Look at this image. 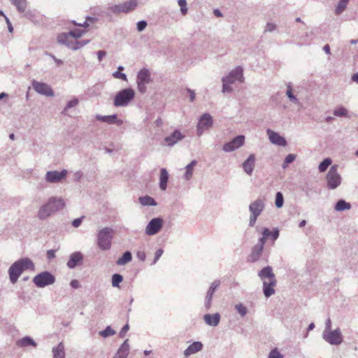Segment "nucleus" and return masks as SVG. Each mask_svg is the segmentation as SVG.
Here are the masks:
<instances>
[{"mask_svg": "<svg viewBox=\"0 0 358 358\" xmlns=\"http://www.w3.org/2000/svg\"><path fill=\"white\" fill-rule=\"evenodd\" d=\"M10 1L16 6L17 10L20 13H23L25 11L27 7V1L26 0H10Z\"/></svg>", "mask_w": 358, "mask_h": 358, "instance_id": "nucleus-36", "label": "nucleus"}, {"mask_svg": "<svg viewBox=\"0 0 358 358\" xmlns=\"http://www.w3.org/2000/svg\"><path fill=\"white\" fill-rule=\"evenodd\" d=\"M178 5L180 7V11L182 15H186L187 13V1L186 0H178Z\"/></svg>", "mask_w": 358, "mask_h": 358, "instance_id": "nucleus-46", "label": "nucleus"}, {"mask_svg": "<svg viewBox=\"0 0 358 358\" xmlns=\"http://www.w3.org/2000/svg\"><path fill=\"white\" fill-rule=\"evenodd\" d=\"M323 339L330 345H338L343 341V337L339 328L334 330L324 331Z\"/></svg>", "mask_w": 358, "mask_h": 358, "instance_id": "nucleus-9", "label": "nucleus"}, {"mask_svg": "<svg viewBox=\"0 0 358 358\" xmlns=\"http://www.w3.org/2000/svg\"><path fill=\"white\" fill-rule=\"evenodd\" d=\"M275 206L278 208H281L284 204V198L281 192H278L275 194Z\"/></svg>", "mask_w": 358, "mask_h": 358, "instance_id": "nucleus-42", "label": "nucleus"}, {"mask_svg": "<svg viewBox=\"0 0 358 358\" xmlns=\"http://www.w3.org/2000/svg\"><path fill=\"white\" fill-rule=\"evenodd\" d=\"M236 310L241 315V317H244L247 313L248 309L245 306H244L242 303H238L235 306Z\"/></svg>", "mask_w": 358, "mask_h": 358, "instance_id": "nucleus-44", "label": "nucleus"}, {"mask_svg": "<svg viewBox=\"0 0 358 358\" xmlns=\"http://www.w3.org/2000/svg\"><path fill=\"white\" fill-rule=\"evenodd\" d=\"M276 24L272 22H268L265 27L264 32H272L276 29Z\"/></svg>", "mask_w": 358, "mask_h": 358, "instance_id": "nucleus-51", "label": "nucleus"}, {"mask_svg": "<svg viewBox=\"0 0 358 358\" xmlns=\"http://www.w3.org/2000/svg\"><path fill=\"white\" fill-rule=\"evenodd\" d=\"M262 236L259 238L258 242L256 245L264 248L266 240L268 237H270V230L268 228L264 227L262 229Z\"/></svg>", "mask_w": 358, "mask_h": 358, "instance_id": "nucleus-35", "label": "nucleus"}, {"mask_svg": "<svg viewBox=\"0 0 358 358\" xmlns=\"http://www.w3.org/2000/svg\"><path fill=\"white\" fill-rule=\"evenodd\" d=\"M222 78H227L229 81H231V84L234 83L236 80L241 83L243 82V69L241 66H237L236 69L232 70L228 76L223 77Z\"/></svg>", "mask_w": 358, "mask_h": 358, "instance_id": "nucleus-18", "label": "nucleus"}, {"mask_svg": "<svg viewBox=\"0 0 358 358\" xmlns=\"http://www.w3.org/2000/svg\"><path fill=\"white\" fill-rule=\"evenodd\" d=\"M34 266V263L29 258H22L15 262L8 269L10 282L15 283L24 270L33 268Z\"/></svg>", "mask_w": 358, "mask_h": 358, "instance_id": "nucleus-3", "label": "nucleus"}, {"mask_svg": "<svg viewBox=\"0 0 358 358\" xmlns=\"http://www.w3.org/2000/svg\"><path fill=\"white\" fill-rule=\"evenodd\" d=\"M83 255L80 252H73L70 257L69 259L66 263V266L69 268H74L78 265L83 264Z\"/></svg>", "mask_w": 358, "mask_h": 358, "instance_id": "nucleus-20", "label": "nucleus"}, {"mask_svg": "<svg viewBox=\"0 0 358 358\" xmlns=\"http://www.w3.org/2000/svg\"><path fill=\"white\" fill-rule=\"evenodd\" d=\"M17 345L18 347H26L28 345L36 347L37 344L31 337L24 336L17 341Z\"/></svg>", "mask_w": 358, "mask_h": 358, "instance_id": "nucleus-30", "label": "nucleus"}, {"mask_svg": "<svg viewBox=\"0 0 358 358\" xmlns=\"http://www.w3.org/2000/svg\"><path fill=\"white\" fill-rule=\"evenodd\" d=\"M245 136L239 135L234 137L231 141L224 144L222 150L226 152H233L244 145Z\"/></svg>", "mask_w": 358, "mask_h": 358, "instance_id": "nucleus-14", "label": "nucleus"}, {"mask_svg": "<svg viewBox=\"0 0 358 358\" xmlns=\"http://www.w3.org/2000/svg\"><path fill=\"white\" fill-rule=\"evenodd\" d=\"M205 322L212 327H217L220 321V315L217 313L214 314H206L203 316Z\"/></svg>", "mask_w": 358, "mask_h": 358, "instance_id": "nucleus-24", "label": "nucleus"}, {"mask_svg": "<svg viewBox=\"0 0 358 358\" xmlns=\"http://www.w3.org/2000/svg\"><path fill=\"white\" fill-rule=\"evenodd\" d=\"M296 156L294 154L287 155L285 158V164L292 163L296 159Z\"/></svg>", "mask_w": 358, "mask_h": 358, "instance_id": "nucleus-53", "label": "nucleus"}, {"mask_svg": "<svg viewBox=\"0 0 358 358\" xmlns=\"http://www.w3.org/2000/svg\"><path fill=\"white\" fill-rule=\"evenodd\" d=\"M55 277L49 271H43L33 278V282L38 287H45L55 283Z\"/></svg>", "mask_w": 358, "mask_h": 358, "instance_id": "nucleus-7", "label": "nucleus"}, {"mask_svg": "<svg viewBox=\"0 0 358 358\" xmlns=\"http://www.w3.org/2000/svg\"><path fill=\"white\" fill-rule=\"evenodd\" d=\"M123 277L119 273H115L112 276V285L114 287H119L120 283L122 282Z\"/></svg>", "mask_w": 358, "mask_h": 358, "instance_id": "nucleus-39", "label": "nucleus"}, {"mask_svg": "<svg viewBox=\"0 0 358 358\" xmlns=\"http://www.w3.org/2000/svg\"><path fill=\"white\" fill-rule=\"evenodd\" d=\"M202 348L203 344L199 341H195L187 347V348L184 352V355L185 357H189L192 354L201 351Z\"/></svg>", "mask_w": 358, "mask_h": 358, "instance_id": "nucleus-26", "label": "nucleus"}, {"mask_svg": "<svg viewBox=\"0 0 358 358\" xmlns=\"http://www.w3.org/2000/svg\"><path fill=\"white\" fill-rule=\"evenodd\" d=\"M258 276L263 282V292L264 296L268 298L274 294V287L277 284V280L273 272L272 267L270 266L264 267L259 271Z\"/></svg>", "mask_w": 358, "mask_h": 358, "instance_id": "nucleus-2", "label": "nucleus"}, {"mask_svg": "<svg viewBox=\"0 0 358 358\" xmlns=\"http://www.w3.org/2000/svg\"><path fill=\"white\" fill-rule=\"evenodd\" d=\"M136 257L140 261L144 262L146 258V255L143 251H138L136 253Z\"/></svg>", "mask_w": 358, "mask_h": 358, "instance_id": "nucleus-58", "label": "nucleus"}, {"mask_svg": "<svg viewBox=\"0 0 358 358\" xmlns=\"http://www.w3.org/2000/svg\"><path fill=\"white\" fill-rule=\"evenodd\" d=\"M78 103V99H76V98H74L72 100L69 101L67 103H66V106H65L62 113L65 114L66 113V111L71 108H73V107H75L76 106H77Z\"/></svg>", "mask_w": 358, "mask_h": 358, "instance_id": "nucleus-45", "label": "nucleus"}, {"mask_svg": "<svg viewBox=\"0 0 358 358\" xmlns=\"http://www.w3.org/2000/svg\"><path fill=\"white\" fill-rule=\"evenodd\" d=\"M131 259H132L131 252L129 251H126L123 253L122 256L117 260L116 263L117 265L122 266V265H125L127 263L130 262L131 261Z\"/></svg>", "mask_w": 358, "mask_h": 358, "instance_id": "nucleus-32", "label": "nucleus"}, {"mask_svg": "<svg viewBox=\"0 0 358 358\" xmlns=\"http://www.w3.org/2000/svg\"><path fill=\"white\" fill-rule=\"evenodd\" d=\"M151 81L150 72L148 69H142L138 72L136 83L138 90L141 94H144L146 92V85L149 84Z\"/></svg>", "mask_w": 358, "mask_h": 358, "instance_id": "nucleus-8", "label": "nucleus"}, {"mask_svg": "<svg viewBox=\"0 0 358 358\" xmlns=\"http://www.w3.org/2000/svg\"><path fill=\"white\" fill-rule=\"evenodd\" d=\"M139 202L142 206H155L157 205L155 200L150 196H144L139 197Z\"/></svg>", "mask_w": 358, "mask_h": 358, "instance_id": "nucleus-33", "label": "nucleus"}, {"mask_svg": "<svg viewBox=\"0 0 358 358\" xmlns=\"http://www.w3.org/2000/svg\"><path fill=\"white\" fill-rule=\"evenodd\" d=\"M65 206V202L61 197L52 196L48 202L41 206L38 210L37 217L41 220H44L52 214L61 210Z\"/></svg>", "mask_w": 358, "mask_h": 358, "instance_id": "nucleus-1", "label": "nucleus"}, {"mask_svg": "<svg viewBox=\"0 0 358 358\" xmlns=\"http://www.w3.org/2000/svg\"><path fill=\"white\" fill-rule=\"evenodd\" d=\"M69 35L71 36H72L73 38H80L83 33H84V31H80V30H73V31H71L69 32Z\"/></svg>", "mask_w": 358, "mask_h": 358, "instance_id": "nucleus-49", "label": "nucleus"}, {"mask_svg": "<svg viewBox=\"0 0 358 358\" xmlns=\"http://www.w3.org/2000/svg\"><path fill=\"white\" fill-rule=\"evenodd\" d=\"M257 216L256 215H251L250 214V220H249V225L250 227H254L255 223H256V221L257 220Z\"/></svg>", "mask_w": 358, "mask_h": 358, "instance_id": "nucleus-60", "label": "nucleus"}, {"mask_svg": "<svg viewBox=\"0 0 358 358\" xmlns=\"http://www.w3.org/2000/svg\"><path fill=\"white\" fill-rule=\"evenodd\" d=\"M88 42H89V41H77L76 43V44L73 45V50H78V49L82 48L83 46L85 45L86 44H87Z\"/></svg>", "mask_w": 358, "mask_h": 358, "instance_id": "nucleus-54", "label": "nucleus"}, {"mask_svg": "<svg viewBox=\"0 0 358 358\" xmlns=\"http://www.w3.org/2000/svg\"><path fill=\"white\" fill-rule=\"evenodd\" d=\"M332 163V160L330 158L324 159L320 164H319L318 169L320 172H324L327 168Z\"/></svg>", "mask_w": 358, "mask_h": 358, "instance_id": "nucleus-38", "label": "nucleus"}, {"mask_svg": "<svg viewBox=\"0 0 358 358\" xmlns=\"http://www.w3.org/2000/svg\"><path fill=\"white\" fill-rule=\"evenodd\" d=\"M32 87L34 90L40 94L51 97L54 96V92L52 89L47 83L34 80L32 81Z\"/></svg>", "mask_w": 358, "mask_h": 358, "instance_id": "nucleus-15", "label": "nucleus"}, {"mask_svg": "<svg viewBox=\"0 0 358 358\" xmlns=\"http://www.w3.org/2000/svg\"><path fill=\"white\" fill-rule=\"evenodd\" d=\"M129 326L128 324H126L125 325H124V327L122 328V329L120 330V333H119V336L121 337V338H123L124 337L126 333L127 332V331L129 330Z\"/></svg>", "mask_w": 358, "mask_h": 358, "instance_id": "nucleus-56", "label": "nucleus"}, {"mask_svg": "<svg viewBox=\"0 0 358 358\" xmlns=\"http://www.w3.org/2000/svg\"><path fill=\"white\" fill-rule=\"evenodd\" d=\"M53 358H65L64 345L61 342L52 348Z\"/></svg>", "mask_w": 358, "mask_h": 358, "instance_id": "nucleus-29", "label": "nucleus"}, {"mask_svg": "<svg viewBox=\"0 0 358 358\" xmlns=\"http://www.w3.org/2000/svg\"><path fill=\"white\" fill-rule=\"evenodd\" d=\"M220 280H215L214 282H212L208 292L210 293L214 294L216 289L220 286Z\"/></svg>", "mask_w": 358, "mask_h": 358, "instance_id": "nucleus-52", "label": "nucleus"}, {"mask_svg": "<svg viewBox=\"0 0 358 358\" xmlns=\"http://www.w3.org/2000/svg\"><path fill=\"white\" fill-rule=\"evenodd\" d=\"M164 252V250L162 248L158 249L155 254V259L153 261L152 264H156V262L158 261V259L161 257Z\"/></svg>", "mask_w": 358, "mask_h": 358, "instance_id": "nucleus-55", "label": "nucleus"}, {"mask_svg": "<svg viewBox=\"0 0 358 358\" xmlns=\"http://www.w3.org/2000/svg\"><path fill=\"white\" fill-rule=\"evenodd\" d=\"M68 174L66 169H63L61 171H49L46 173L45 179L50 183H58L64 180Z\"/></svg>", "mask_w": 358, "mask_h": 358, "instance_id": "nucleus-13", "label": "nucleus"}, {"mask_svg": "<svg viewBox=\"0 0 358 358\" xmlns=\"http://www.w3.org/2000/svg\"><path fill=\"white\" fill-rule=\"evenodd\" d=\"M242 166L244 171L248 176H251L255 166V155L254 154L250 155L243 162Z\"/></svg>", "mask_w": 358, "mask_h": 358, "instance_id": "nucleus-22", "label": "nucleus"}, {"mask_svg": "<svg viewBox=\"0 0 358 358\" xmlns=\"http://www.w3.org/2000/svg\"><path fill=\"white\" fill-rule=\"evenodd\" d=\"M69 33H62L59 34L57 36V41L59 43L65 45L69 48L73 50V44L72 42L69 41Z\"/></svg>", "mask_w": 358, "mask_h": 358, "instance_id": "nucleus-27", "label": "nucleus"}, {"mask_svg": "<svg viewBox=\"0 0 358 358\" xmlns=\"http://www.w3.org/2000/svg\"><path fill=\"white\" fill-rule=\"evenodd\" d=\"M268 358H282V355L277 348H274L269 352Z\"/></svg>", "mask_w": 358, "mask_h": 358, "instance_id": "nucleus-47", "label": "nucleus"}, {"mask_svg": "<svg viewBox=\"0 0 358 358\" xmlns=\"http://www.w3.org/2000/svg\"><path fill=\"white\" fill-rule=\"evenodd\" d=\"M96 119L99 121L106 122L109 124H115L118 126H120L123 124V120L117 119V115L116 114L110 115H96Z\"/></svg>", "mask_w": 358, "mask_h": 358, "instance_id": "nucleus-21", "label": "nucleus"}, {"mask_svg": "<svg viewBox=\"0 0 358 358\" xmlns=\"http://www.w3.org/2000/svg\"><path fill=\"white\" fill-rule=\"evenodd\" d=\"M349 1L350 0H340L338 5L336 6L335 13L336 15H340L345 10Z\"/></svg>", "mask_w": 358, "mask_h": 358, "instance_id": "nucleus-37", "label": "nucleus"}, {"mask_svg": "<svg viewBox=\"0 0 358 358\" xmlns=\"http://www.w3.org/2000/svg\"><path fill=\"white\" fill-rule=\"evenodd\" d=\"M130 346L129 340L126 339L118 348L113 358H127L129 353Z\"/></svg>", "mask_w": 358, "mask_h": 358, "instance_id": "nucleus-23", "label": "nucleus"}, {"mask_svg": "<svg viewBox=\"0 0 358 358\" xmlns=\"http://www.w3.org/2000/svg\"><path fill=\"white\" fill-rule=\"evenodd\" d=\"M135 92L128 87L119 91L114 97L113 105L115 107H125L134 99Z\"/></svg>", "mask_w": 358, "mask_h": 358, "instance_id": "nucleus-4", "label": "nucleus"}, {"mask_svg": "<svg viewBox=\"0 0 358 358\" xmlns=\"http://www.w3.org/2000/svg\"><path fill=\"white\" fill-rule=\"evenodd\" d=\"M289 99V101L296 104V105H301V103L300 101H299V99L296 97V96L293 95L292 96H290L289 98H288Z\"/></svg>", "mask_w": 358, "mask_h": 358, "instance_id": "nucleus-64", "label": "nucleus"}, {"mask_svg": "<svg viewBox=\"0 0 358 358\" xmlns=\"http://www.w3.org/2000/svg\"><path fill=\"white\" fill-rule=\"evenodd\" d=\"M270 236L273 241L276 240L279 237V230L278 228L274 229L272 231H270Z\"/></svg>", "mask_w": 358, "mask_h": 358, "instance_id": "nucleus-57", "label": "nucleus"}, {"mask_svg": "<svg viewBox=\"0 0 358 358\" xmlns=\"http://www.w3.org/2000/svg\"><path fill=\"white\" fill-rule=\"evenodd\" d=\"M184 138L185 135H183L180 130L175 129L169 136L164 138V141L167 146L173 147Z\"/></svg>", "mask_w": 358, "mask_h": 358, "instance_id": "nucleus-16", "label": "nucleus"}, {"mask_svg": "<svg viewBox=\"0 0 358 358\" xmlns=\"http://www.w3.org/2000/svg\"><path fill=\"white\" fill-rule=\"evenodd\" d=\"M222 92H231L232 91V88L231 87V81H229L227 78H222Z\"/></svg>", "mask_w": 358, "mask_h": 358, "instance_id": "nucleus-40", "label": "nucleus"}, {"mask_svg": "<svg viewBox=\"0 0 358 358\" xmlns=\"http://www.w3.org/2000/svg\"><path fill=\"white\" fill-rule=\"evenodd\" d=\"M113 230L110 227H104L97 234V245L102 250H108L111 247Z\"/></svg>", "mask_w": 358, "mask_h": 358, "instance_id": "nucleus-5", "label": "nucleus"}, {"mask_svg": "<svg viewBox=\"0 0 358 358\" xmlns=\"http://www.w3.org/2000/svg\"><path fill=\"white\" fill-rule=\"evenodd\" d=\"M213 124V117L208 113L201 115L196 126V134L201 136L205 129L210 128Z\"/></svg>", "mask_w": 358, "mask_h": 358, "instance_id": "nucleus-11", "label": "nucleus"}, {"mask_svg": "<svg viewBox=\"0 0 358 358\" xmlns=\"http://www.w3.org/2000/svg\"><path fill=\"white\" fill-rule=\"evenodd\" d=\"M169 180V173L166 169H162L160 170L159 177V187L162 190H165L167 187V182Z\"/></svg>", "mask_w": 358, "mask_h": 358, "instance_id": "nucleus-28", "label": "nucleus"}, {"mask_svg": "<svg viewBox=\"0 0 358 358\" xmlns=\"http://www.w3.org/2000/svg\"><path fill=\"white\" fill-rule=\"evenodd\" d=\"M334 208L336 211L350 210L351 208V204L343 199H340L336 202Z\"/></svg>", "mask_w": 358, "mask_h": 358, "instance_id": "nucleus-34", "label": "nucleus"}, {"mask_svg": "<svg viewBox=\"0 0 358 358\" xmlns=\"http://www.w3.org/2000/svg\"><path fill=\"white\" fill-rule=\"evenodd\" d=\"M112 75L115 78L121 79L125 81L127 80L126 74L120 71H115Z\"/></svg>", "mask_w": 358, "mask_h": 358, "instance_id": "nucleus-48", "label": "nucleus"}, {"mask_svg": "<svg viewBox=\"0 0 358 358\" xmlns=\"http://www.w3.org/2000/svg\"><path fill=\"white\" fill-rule=\"evenodd\" d=\"M164 220L162 217L152 219L145 227V234L148 236L157 234L163 227Z\"/></svg>", "mask_w": 358, "mask_h": 358, "instance_id": "nucleus-12", "label": "nucleus"}, {"mask_svg": "<svg viewBox=\"0 0 358 358\" xmlns=\"http://www.w3.org/2000/svg\"><path fill=\"white\" fill-rule=\"evenodd\" d=\"M331 319L329 317L327 318V320H326V322H325V329L324 331H330L331 330Z\"/></svg>", "mask_w": 358, "mask_h": 358, "instance_id": "nucleus-62", "label": "nucleus"}, {"mask_svg": "<svg viewBox=\"0 0 358 358\" xmlns=\"http://www.w3.org/2000/svg\"><path fill=\"white\" fill-rule=\"evenodd\" d=\"M197 164L196 160H192L189 164L185 166V172L184 174V178L186 180H189L192 178L193 175V169Z\"/></svg>", "mask_w": 358, "mask_h": 358, "instance_id": "nucleus-31", "label": "nucleus"}, {"mask_svg": "<svg viewBox=\"0 0 358 358\" xmlns=\"http://www.w3.org/2000/svg\"><path fill=\"white\" fill-rule=\"evenodd\" d=\"M115 334V331L110 326L106 327L104 330L99 331V335L103 338H107L114 335Z\"/></svg>", "mask_w": 358, "mask_h": 358, "instance_id": "nucleus-41", "label": "nucleus"}, {"mask_svg": "<svg viewBox=\"0 0 358 358\" xmlns=\"http://www.w3.org/2000/svg\"><path fill=\"white\" fill-rule=\"evenodd\" d=\"M342 178L338 173V166L333 165L329 169L326 176L327 187L329 189H335L341 184Z\"/></svg>", "mask_w": 358, "mask_h": 358, "instance_id": "nucleus-6", "label": "nucleus"}, {"mask_svg": "<svg viewBox=\"0 0 358 358\" xmlns=\"http://www.w3.org/2000/svg\"><path fill=\"white\" fill-rule=\"evenodd\" d=\"M148 25V23L145 20H141L137 22L136 24V29L138 31H143Z\"/></svg>", "mask_w": 358, "mask_h": 358, "instance_id": "nucleus-50", "label": "nucleus"}, {"mask_svg": "<svg viewBox=\"0 0 358 358\" xmlns=\"http://www.w3.org/2000/svg\"><path fill=\"white\" fill-rule=\"evenodd\" d=\"M83 218V217L75 219L72 222V225L74 227H78L81 224Z\"/></svg>", "mask_w": 358, "mask_h": 358, "instance_id": "nucleus-61", "label": "nucleus"}, {"mask_svg": "<svg viewBox=\"0 0 358 358\" xmlns=\"http://www.w3.org/2000/svg\"><path fill=\"white\" fill-rule=\"evenodd\" d=\"M47 257L48 259H52L55 257V250H49L47 251Z\"/></svg>", "mask_w": 358, "mask_h": 358, "instance_id": "nucleus-63", "label": "nucleus"}, {"mask_svg": "<svg viewBox=\"0 0 358 358\" xmlns=\"http://www.w3.org/2000/svg\"><path fill=\"white\" fill-rule=\"evenodd\" d=\"M264 201L262 199H257L250 204L249 210L251 215L259 217L264 210Z\"/></svg>", "mask_w": 358, "mask_h": 358, "instance_id": "nucleus-17", "label": "nucleus"}, {"mask_svg": "<svg viewBox=\"0 0 358 358\" xmlns=\"http://www.w3.org/2000/svg\"><path fill=\"white\" fill-rule=\"evenodd\" d=\"M136 6V0H129V1H125L117 5H110L108 9L114 14H119L120 13H127L134 10Z\"/></svg>", "mask_w": 358, "mask_h": 358, "instance_id": "nucleus-10", "label": "nucleus"}, {"mask_svg": "<svg viewBox=\"0 0 358 358\" xmlns=\"http://www.w3.org/2000/svg\"><path fill=\"white\" fill-rule=\"evenodd\" d=\"M347 109L343 106L334 110V115L337 117H345L347 115Z\"/></svg>", "mask_w": 358, "mask_h": 358, "instance_id": "nucleus-43", "label": "nucleus"}, {"mask_svg": "<svg viewBox=\"0 0 358 358\" xmlns=\"http://www.w3.org/2000/svg\"><path fill=\"white\" fill-rule=\"evenodd\" d=\"M96 54L99 62H101L103 58L106 55V52L105 50H99Z\"/></svg>", "mask_w": 358, "mask_h": 358, "instance_id": "nucleus-59", "label": "nucleus"}, {"mask_svg": "<svg viewBox=\"0 0 358 358\" xmlns=\"http://www.w3.org/2000/svg\"><path fill=\"white\" fill-rule=\"evenodd\" d=\"M264 248L255 245L252 248V252L248 258V262H255L258 261L262 256Z\"/></svg>", "mask_w": 358, "mask_h": 358, "instance_id": "nucleus-25", "label": "nucleus"}, {"mask_svg": "<svg viewBox=\"0 0 358 358\" xmlns=\"http://www.w3.org/2000/svg\"><path fill=\"white\" fill-rule=\"evenodd\" d=\"M267 135L268 136L270 141L275 145H278L280 146H285L287 145V141L285 138L281 136L278 133L268 129L266 130Z\"/></svg>", "mask_w": 358, "mask_h": 358, "instance_id": "nucleus-19", "label": "nucleus"}]
</instances>
